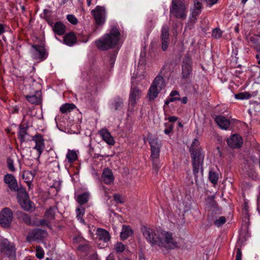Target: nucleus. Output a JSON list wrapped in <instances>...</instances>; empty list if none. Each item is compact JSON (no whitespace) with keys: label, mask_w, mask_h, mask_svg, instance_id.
Masks as SVG:
<instances>
[{"label":"nucleus","mask_w":260,"mask_h":260,"mask_svg":"<svg viewBox=\"0 0 260 260\" xmlns=\"http://www.w3.org/2000/svg\"><path fill=\"white\" fill-rule=\"evenodd\" d=\"M8 167L11 171L14 172L15 170L13 164H8Z\"/></svg>","instance_id":"e2e57ef3"},{"label":"nucleus","mask_w":260,"mask_h":260,"mask_svg":"<svg viewBox=\"0 0 260 260\" xmlns=\"http://www.w3.org/2000/svg\"><path fill=\"white\" fill-rule=\"evenodd\" d=\"M222 31L219 28H214L212 33V36L215 39H219L221 37Z\"/></svg>","instance_id":"de8ad7c7"},{"label":"nucleus","mask_w":260,"mask_h":260,"mask_svg":"<svg viewBox=\"0 0 260 260\" xmlns=\"http://www.w3.org/2000/svg\"><path fill=\"white\" fill-rule=\"evenodd\" d=\"M166 128L164 130V133L166 135H169L172 132L174 128V124L170 122L165 123Z\"/></svg>","instance_id":"a18cd8bd"},{"label":"nucleus","mask_w":260,"mask_h":260,"mask_svg":"<svg viewBox=\"0 0 260 260\" xmlns=\"http://www.w3.org/2000/svg\"><path fill=\"white\" fill-rule=\"evenodd\" d=\"M27 127L20 126V129L18 132V139L21 143H22L25 141L24 137L25 135H27Z\"/></svg>","instance_id":"4c0bfd02"},{"label":"nucleus","mask_w":260,"mask_h":260,"mask_svg":"<svg viewBox=\"0 0 260 260\" xmlns=\"http://www.w3.org/2000/svg\"><path fill=\"white\" fill-rule=\"evenodd\" d=\"M17 199L18 203L24 210L27 211L32 210L33 203L29 199L24 188L20 187V190L17 193Z\"/></svg>","instance_id":"20e7f679"},{"label":"nucleus","mask_w":260,"mask_h":260,"mask_svg":"<svg viewBox=\"0 0 260 260\" xmlns=\"http://www.w3.org/2000/svg\"><path fill=\"white\" fill-rule=\"evenodd\" d=\"M249 98V94L246 92H241L235 94V98L238 100L247 99Z\"/></svg>","instance_id":"09e8293b"},{"label":"nucleus","mask_w":260,"mask_h":260,"mask_svg":"<svg viewBox=\"0 0 260 260\" xmlns=\"http://www.w3.org/2000/svg\"><path fill=\"white\" fill-rule=\"evenodd\" d=\"M37 169H35L33 171H25L22 174V177L25 180L29 188H30L31 181H32L35 175Z\"/></svg>","instance_id":"412c9836"},{"label":"nucleus","mask_w":260,"mask_h":260,"mask_svg":"<svg viewBox=\"0 0 260 260\" xmlns=\"http://www.w3.org/2000/svg\"><path fill=\"white\" fill-rule=\"evenodd\" d=\"M196 148L201 149L199 146V142L198 139H195L192 143L190 150L196 149Z\"/></svg>","instance_id":"5fc2aeb1"},{"label":"nucleus","mask_w":260,"mask_h":260,"mask_svg":"<svg viewBox=\"0 0 260 260\" xmlns=\"http://www.w3.org/2000/svg\"><path fill=\"white\" fill-rule=\"evenodd\" d=\"M225 217L224 216H221L219 218V219H215L214 221V223L217 227H219L225 223Z\"/></svg>","instance_id":"49530a36"},{"label":"nucleus","mask_w":260,"mask_h":260,"mask_svg":"<svg viewBox=\"0 0 260 260\" xmlns=\"http://www.w3.org/2000/svg\"><path fill=\"white\" fill-rule=\"evenodd\" d=\"M31 47L35 50L32 52V57L33 59L43 60L46 58V51L44 47L41 45H32Z\"/></svg>","instance_id":"9d476101"},{"label":"nucleus","mask_w":260,"mask_h":260,"mask_svg":"<svg viewBox=\"0 0 260 260\" xmlns=\"http://www.w3.org/2000/svg\"><path fill=\"white\" fill-rule=\"evenodd\" d=\"M160 92V91L154 88L151 85L148 90L147 97L148 98L149 101H153L158 96V94Z\"/></svg>","instance_id":"bb28decb"},{"label":"nucleus","mask_w":260,"mask_h":260,"mask_svg":"<svg viewBox=\"0 0 260 260\" xmlns=\"http://www.w3.org/2000/svg\"><path fill=\"white\" fill-rule=\"evenodd\" d=\"M66 30V26L61 21L56 22L53 26L54 32L59 36L63 35Z\"/></svg>","instance_id":"5701e85b"},{"label":"nucleus","mask_w":260,"mask_h":260,"mask_svg":"<svg viewBox=\"0 0 260 260\" xmlns=\"http://www.w3.org/2000/svg\"><path fill=\"white\" fill-rule=\"evenodd\" d=\"M148 140L151 147V157L153 159L157 158L159 154L160 149L161 147L160 142L159 141L157 138L151 137L148 138Z\"/></svg>","instance_id":"6e6552de"},{"label":"nucleus","mask_w":260,"mask_h":260,"mask_svg":"<svg viewBox=\"0 0 260 260\" xmlns=\"http://www.w3.org/2000/svg\"><path fill=\"white\" fill-rule=\"evenodd\" d=\"M102 178L103 181L107 184H110L113 182L114 178L112 171L108 168L104 169L102 174Z\"/></svg>","instance_id":"6ab92c4d"},{"label":"nucleus","mask_w":260,"mask_h":260,"mask_svg":"<svg viewBox=\"0 0 260 260\" xmlns=\"http://www.w3.org/2000/svg\"><path fill=\"white\" fill-rule=\"evenodd\" d=\"M242 143L241 137L237 134H234L230 138L227 139L228 145L233 148H240Z\"/></svg>","instance_id":"4468645a"},{"label":"nucleus","mask_w":260,"mask_h":260,"mask_svg":"<svg viewBox=\"0 0 260 260\" xmlns=\"http://www.w3.org/2000/svg\"><path fill=\"white\" fill-rule=\"evenodd\" d=\"M179 101H180L182 104H185L187 103L188 99L186 96H184L182 98H180Z\"/></svg>","instance_id":"052dcab7"},{"label":"nucleus","mask_w":260,"mask_h":260,"mask_svg":"<svg viewBox=\"0 0 260 260\" xmlns=\"http://www.w3.org/2000/svg\"><path fill=\"white\" fill-rule=\"evenodd\" d=\"M170 96L171 97L168 99L170 103L180 100L179 94L177 90H173L171 91L170 94Z\"/></svg>","instance_id":"ea45409f"},{"label":"nucleus","mask_w":260,"mask_h":260,"mask_svg":"<svg viewBox=\"0 0 260 260\" xmlns=\"http://www.w3.org/2000/svg\"><path fill=\"white\" fill-rule=\"evenodd\" d=\"M151 85L159 91H161L165 87L164 78L160 75H157L154 79Z\"/></svg>","instance_id":"4be33fe9"},{"label":"nucleus","mask_w":260,"mask_h":260,"mask_svg":"<svg viewBox=\"0 0 260 260\" xmlns=\"http://www.w3.org/2000/svg\"><path fill=\"white\" fill-rule=\"evenodd\" d=\"M75 108V106L73 104L66 103L60 107V111L62 113H67L70 112Z\"/></svg>","instance_id":"f704fd0d"},{"label":"nucleus","mask_w":260,"mask_h":260,"mask_svg":"<svg viewBox=\"0 0 260 260\" xmlns=\"http://www.w3.org/2000/svg\"><path fill=\"white\" fill-rule=\"evenodd\" d=\"M32 140L36 143L34 149L38 151L39 154H41L45 148L44 140L41 134H36L33 137Z\"/></svg>","instance_id":"2eb2a0df"},{"label":"nucleus","mask_w":260,"mask_h":260,"mask_svg":"<svg viewBox=\"0 0 260 260\" xmlns=\"http://www.w3.org/2000/svg\"><path fill=\"white\" fill-rule=\"evenodd\" d=\"M96 23L99 25L103 24L105 21L106 10L105 7L98 6L91 12Z\"/></svg>","instance_id":"0eeeda50"},{"label":"nucleus","mask_w":260,"mask_h":260,"mask_svg":"<svg viewBox=\"0 0 260 260\" xmlns=\"http://www.w3.org/2000/svg\"><path fill=\"white\" fill-rule=\"evenodd\" d=\"M100 135L103 139L108 144L113 145L114 140L110 133L107 129H102L100 131Z\"/></svg>","instance_id":"393cba45"},{"label":"nucleus","mask_w":260,"mask_h":260,"mask_svg":"<svg viewBox=\"0 0 260 260\" xmlns=\"http://www.w3.org/2000/svg\"><path fill=\"white\" fill-rule=\"evenodd\" d=\"M120 38L118 29L113 26L109 34H106L100 39L95 41L96 46L103 51L114 48L118 44Z\"/></svg>","instance_id":"f257e3e1"},{"label":"nucleus","mask_w":260,"mask_h":260,"mask_svg":"<svg viewBox=\"0 0 260 260\" xmlns=\"http://www.w3.org/2000/svg\"><path fill=\"white\" fill-rule=\"evenodd\" d=\"M3 250L5 253L8 256H14L15 255V248L13 244L4 242L2 243Z\"/></svg>","instance_id":"a211bd4d"},{"label":"nucleus","mask_w":260,"mask_h":260,"mask_svg":"<svg viewBox=\"0 0 260 260\" xmlns=\"http://www.w3.org/2000/svg\"><path fill=\"white\" fill-rule=\"evenodd\" d=\"M46 233L45 231L36 229L29 232L26 236L27 241L30 242L35 240H41L43 239Z\"/></svg>","instance_id":"f8f14e48"},{"label":"nucleus","mask_w":260,"mask_h":260,"mask_svg":"<svg viewBox=\"0 0 260 260\" xmlns=\"http://www.w3.org/2000/svg\"><path fill=\"white\" fill-rule=\"evenodd\" d=\"M76 213H77V218L80 221L83 223L85 224V220L83 219V216L85 213V209L82 207V206H80L78 208L76 209Z\"/></svg>","instance_id":"c9c22d12"},{"label":"nucleus","mask_w":260,"mask_h":260,"mask_svg":"<svg viewBox=\"0 0 260 260\" xmlns=\"http://www.w3.org/2000/svg\"><path fill=\"white\" fill-rule=\"evenodd\" d=\"M57 210V208L56 206L50 207V208L46 211L45 213V217L50 220L54 219L55 218V214Z\"/></svg>","instance_id":"72a5a7b5"},{"label":"nucleus","mask_w":260,"mask_h":260,"mask_svg":"<svg viewBox=\"0 0 260 260\" xmlns=\"http://www.w3.org/2000/svg\"><path fill=\"white\" fill-rule=\"evenodd\" d=\"M194 11H192L191 16L190 17V20L193 23H195L197 18V17L198 15H193Z\"/></svg>","instance_id":"bf43d9fd"},{"label":"nucleus","mask_w":260,"mask_h":260,"mask_svg":"<svg viewBox=\"0 0 260 260\" xmlns=\"http://www.w3.org/2000/svg\"><path fill=\"white\" fill-rule=\"evenodd\" d=\"M4 181L7 184L9 189L13 191L18 193L20 190L19 188L17 182L13 175L10 174H7L4 177Z\"/></svg>","instance_id":"1a4fd4ad"},{"label":"nucleus","mask_w":260,"mask_h":260,"mask_svg":"<svg viewBox=\"0 0 260 260\" xmlns=\"http://www.w3.org/2000/svg\"><path fill=\"white\" fill-rule=\"evenodd\" d=\"M13 218L12 211L9 208L3 209L0 212V225L3 228H9Z\"/></svg>","instance_id":"39448f33"},{"label":"nucleus","mask_w":260,"mask_h":260,"mask_svg":"<svg viewBox=\"0 0 260 260\" xmlns=\"http://www.w3.org/2000/svg\"><path fill=\"white\" fill-rule=\"evenodd\" d=\"M89 246L88 244L80 245L78 250L84 253H87L89 250Z\"/></svg>","instance_id":"3c124183"},{"label":"nucleus","mask_w":260,"mask_h":260,"mask_svg":"<svg viewBox=\"0 0 260 260\" xmlns=\"http://www.w3.org/2000/svg\"><path fill=\"white\" fill-rule=\"evenodd\" d=\"M114 200L117 203H123V201H122L121 196L118 194H115L114 195Z\"/></svg>","instance_id":"6e6d98bb"},{"label":"nucleus","mask_w":260,"mask_h":260,"mask_svg":"<svg viewBox=\"0 0 260 260\" xmlns=\"http://www.w3.org/2000/svg\"><path fill=\"white\" fill-rule=\"evenodd\" d=\"M242 210L243 212L245 214V218H247V219L249 220V207L248 203L246 202H244V203L243 205Z\"/></svg>","instance_id":"603ef678"},{"label":"nucleus","mask_w":260,"mask_h":260,"mask_svg":"<svg viewBox=\"0 0 260 260\" xmlns=\"http://www.w3.org/2000/svg\"><path fill=\"white\" fill-rule=\"evenodd\" d=\"M17 215L18 218L21 220H22L24 222H25L27 225H30L31 222V218L29 215L23 212L22 211H17Z\"/></svg>","instance_id":"c756f323"},{"label":"nucleus","mask_w":260,"mask_h":260,"mask_svg":"<svg viewBox=\"0 0 260 260\" xmlns=\"http://www.w3.org/2000/svg\"><path fill=\"white\" fill-rule=\"evenodd\" d=\"M217 1L218 0H205V2L206 3L207 5L209 6H211L216 4Z\"/></svg>","instance_id":"13d9d810"},{"label":"nucleus","mask_w":260,"mask_h":260,"mask_svg":"<svg viewBox=\"0 0 260 260\" xmlns=\"http://www.w3.org/2000/svg\"><path fill=\"white\" fill-rule=\"evenodd\" d=\"M215 121L220 128L222 129H227L231 124L230 120L222 115L217 116L215 118Z\"/></svg>","instance_id":"f3484780"},{"label":"nucleus","mask_w":260,"mask_h":260,"mask_svg":"<svg viewBox=\"0 0 260 260\" xmlns=\"http://www.w3.org/2000/svg\"><path fill=\"white\" fill-rule=\"evenodd\" d=\"M169 28L167 25L162 26L161 33L160 35L161 40H169Z\"/></svg>","instance_id":"e433bc0d"},{"label":"nucleus","mask_w":260,"mask_h":260,"mask_svg":"<svg viewBox=\"0 0 260 260\" xmlns=\"http://www.w3.org/2000/svg\"><path fill=\"white\" fill-rule=\"evenodd\" d=\"M98 236L100 240H103L104 242H108L110 239L109 233L105 230L103 229H98Z\"/></svg>","instance_id":"c85d7f7f"},{"label":"nucleus","mask_w":260,"mask_h":260,"mask_svg":"<svg viewBox=\"0 0 260 260\" xmlns=\"http://www.w3.org/2000/svg\"><path fill=\"white\" fill-rule=\"evenodd\" d=\"M5 31L4 26L2 24L0 23V35L3 34Z\"/></svg>","instance_id":"69168bd1"},{"label":"nucleus","mask_w":260,"mask_h":260,"mask_svg":"<svg viewBox=\"0 0 260 260\" xmlns=\"http://www.w3.org/2000/svg\"><path fill=\"white\" fill-rule=\"evenodd\" d=\"M63 42L69 46H72L77 42V38L73 32L66 34L63 38Z\"/></svg>","instance_id":"aec40b11"},{"label":"nucleus","mask_w":260,"mask_h":260,"mask_svg":"<svg viewBox=\"0 0 260 260\" xmlns=\"http://www.w3.org/2000/svg\"><path fill=\"white\" fill-rule=\"evenodd\" d=\"M114 61L115 57L114 56H111L109 61L112 66H113V64L114 63Z\"/></svg>","instance_id":"338daca9"},{"label":"nucleus","mask_w":260,"mask_h":260,"mask_svg":"<svg viewBox=\"0 0 260 260\" xmlns=\"http://www.w3.org/2000/svg\"><path fill=\"white\" fill-rule=\"evenodd\" d=\"M142 94L141 90L137 86L132 87L129 96V105L135 107Z\"/></svg>","instance_id":"9b49d317"},{"label":"nucleus","mask_w":260,"mask_h":260,"mask_svg":"<svg viewBox=\"0 0 260 260\" xmlns=\"http://www.w3.org/2000/svg\"><path fill=\"white\" fill-rule=\"evenodd\" d=\"M190 151L192 162H203L204 155L201 149L196 148Z\"/></svg>","instance_id":"dca6fc26"},{"label":"nucleus","mask_w":260,"mask_h":260,"mask_svg":"<svg viewBox=\"0 0 260 260\" xmlns=\"http://www.w3.org/2000/svg\"><path fill=\"white\" fill-rule=\"evenodd\" d=\"M177 120V117L175 116H171L169 117V122H174Z\"/></svg>","instance_id":"680f3d73"},{"label":"nucleus","mask_w":260,"mask_h":260,"mask_svg":"<svg viewBox=\"0 0 260 260\" xmlns=\"http://www.w3.org/2000/svg\"><path fill=\"white\" fill-rule=\"evenodd\" d=\"M191 72V68L189 64L183 62L182 67L183 78H187Z\"/></svg>","instance_id":"7c9ffc66"},{"label":"nucleus","mask_w":260,"mask_h":260,"mask_svg":"<svg viewBox=\"0 0 260 260\" xmlns=\"http://www.w3.org/2000/svg\"><path fill=\"white\" fill-rule=\"evenodd\" d=\"M218 174L216 173L214 168H211L209 173V179L213 184H216L218 180Z\"/></svg>","instance_id":"473e14b6"},{"label":"nucleus","mask_w":260,"mask_h":260,"mask_svg":"<svg viewBox=\"0 0 260 260\" xmlns=\"http://www.w3.org/2000/svg\"><path fill=\"white\" fill-rule=\"evenodd\" d=\"M202 164H193V173L196 178L198 177V174L200 169H201L202 174L203 173Z\"/></svg>","instance_id":"a19ab883"},{"label":"nucleus","mask_w":260,"mask_h":260,"mask_svg":"<svg viewBox=\"0 0 260 260\" xmlns=\"http://www.w3.org/2000/svg\"><path fill=\"white\" fill-rule=\"evenodd\" d=\"M169 40H161V49L164 51H166L169 46Z\"/></svg>","instance_id":"864d4df0"},{"label":"nucleus","mask_w":260,"mask_h":260,"mask_svg":"<svg viewBox=\"0 0 260 260\" xmlns=\"http://www.w3.org/2000/svg\"><path fill=\"white\" fill-rule=\"evenodd\" d=\"M66 157L69 162H72L78 160V154L76 150H70L68 151Z\"/></svg>","instance_id":"2f4dec72"},{"label":"nucleus","mask_w":260,"mask_h":260,"mask_svg":"<svg viewBox=\"0 0 260 260\" xmlns=\"http://www.w3.org/2000/svg\"><path fill=\"white\" fill-rule=\"evenodd\" d=\"M25 99L30 103L35 105H39L42 102V92L41 90H38L34 93L25 95Z\"/></svg>","instance_id":"ddd939ff"},{"label":"nucleus","mask_w":260,"mask_h":260,"mask_svg":"<svg viewBox=\"0 0 260 260\" xmlns=\"http://www.w3.org/2000/svg\"><path fill=\"white\" fill-rule=\"evenodd\" d=\"M202 8L201 0H194V14L193 15H199L201 13V9Z\"/></svg>","instance_id":"58836bf2"},{"label":"nucleus","mask_w":260,"mask_h":260,"mask_svg":"<svg viewBox=\"0 0 260 260\" xmlns=\"http://www.w3.org/2000/svg\"><path fill=\"white\" fill-rule=\"evenodd\" d=\"M213 211L212 212L210 213V214H209L208 215V220H209V221H211V220H213Z\"/></svg>","instance_id":"0e129e2a"},{"label":"nucleus","mask_w":260,"mask_h":260,"mask_svg":"<svg viewBox=\"0 0 260 260\" xmlns=\"http://www.w3.org/2000/svg\"><path fill=\"white\" fill-rule=\"evenodd\" d=\"M187 4L184 0H172L170 13L177 19L184 20L186 18Z\"/></svg>","instance_id":"f03ea898"},{"label":"nucleus","mask_w":260,"mask_h":260,"mask_svg":"<svg viewBox=\"0 0 260 260\" xmlns=\"http://www.w3.org/2000/svg\"><path fill=\"white\" fill-rule=\"evenodd\" d=\"M41 225H47V221L45 219H42L40 221Z\"/></svg>","instance_id":"774afa93"},{"label":"nucleus","mask_w":260,"mask_h":260,"mask_svg":"<svg viewBox=\"0 0 260 260\" xmlns=\"http://www.w3.org/2000/svg\"><path fill=\"white\" fill-rule=\"evenodd\" d=\"M133 234V230L129 225H123L120 233V238L124 240Z\"/></svg>","instance_id":"b1692460"},{"label":"nucleus","mask_w":260,"mask_h":260,"mask_svg":"<svg viewBox=\"0 0 260 260\" xmlns=\"http://www.w3.org/2000/svg\"><path fill=\"white\" fill-rule=\"evenodd\" d=\"M113 105L115 110H119L123 105V100L121 98H117L115 99Z\"/></svg>","instance_id":"37998d69"},{"label":"nucleus","mask_w":260,"mask_h":260,"mask_svg":"<svg viewBox=\"0 0 260 260\" xmlns=\"http://www.w3.org/2000/svg\"><path fill=\"white\" fill-rule=\"evenodd\" d=\"M89 198V193L88 192H85L77 196V201L80 204V206H82L86 204L88 201Z\"/></svg>","instance_id":"cd10ccee"},{"label":"nucleus","mask_w":260,"mask_h":260,"mask_svg":"<svg viewBox=\"0 0 260 260\" xmlns=\"http://www.w3.org/2000/svg\"><path fill=\"white\" fill-rule=\"evenodd\" d=\"M114 249L117 252L121 253L124 251L125 247L121 242H117L114 245Z\"/></svg>","instance_id":"c03bdc74"},{"label":"nucleus","mask_w":260,"mask_h":260,"mask_svg":"<svg viewBox=\"0 0 260 260\" xmlns=\"http://www.w3.org/2000/svg\"><path fill=\"white\" fill-rule=\"evenodd\" d=\"M67 18L68 20L72 24L75 25L78 23V19L73 15H68L67 16Z\"/></svg>","instance_id":"8fccbe9b"},{"label":"nucleus","mask_w":260,"mask_h":260,"mask_svg":"<svg viewBox=\"0 0 260 260\" xmlns=\"http://www.w3.org/2000/svg\"><path fill=\"white\" fill-rule=\"evenodd\" d=\"M36 257L39 259H42L44 255V252L43 248L40 245H37L36 247Z\"/></svg>","instance_id":"79ce46f5"},{"label":"nucleus","mask_w":260,"mask_h":260,"mask_svg":"<svg viewBox=\"0 0 260 260\" xmlns=\"http://www.w3.org/2000/svg\"><path fill=\"white\" fill-rule=\"evenodd\" d=\"M141 231L146 240L152 245L163 246L161 240V231H155L146 226L142 227Z\"/></svg>","instance_id":"7ed1b4c3"},{"label":"nucleus","mask_w":260,"mask_h":260,"mask_svg":"<svg viewBox=\"0 0 260 260\" xmlns=\"http://www.w3.org/2000/svg\"><path fill=\"white\" fill-rule=\"evenodd\" d=\"M161 240L163 246H158L160 247L173 249L177 247V242L174 240L173 234L171 233L161 231Z\"/></svg>","instance_id":"423d86ee"},{"label":"nucleus","mask_w":260,"mask_h":260,"mask_svg":"<svg viewBox=\"0 0 260 260\" xmlns=\"http://www.w3.org/2000/svg\"><path fill=\"white\" fill-rule=\"evenodd\" d=\"M235 260H242V252L240 248H238L237 250Z\"/></svg>","instance_id":"4d7b16f0"},{"label":"nucleus","mask_w":260,"mask_h":260,"mask_svg":"<svg viewBox=\"0 0 260 260\" xmlns=\"http://www.w3.org/2000/svg\"><path fill=\"white\" fill-rule=\"evenodd\" d=\"M248 42L251 47L256 51L260 52V41L257 36H253L249 37Z\"/></svg>","instance_id":"a878e982"}]
</instances>
